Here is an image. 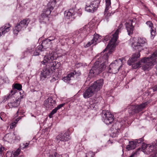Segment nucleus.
<instances>
[{
    "mask_svg": "<svg viewBox=\"0 0 157 157\" xmlns=\"http://www.w3.org/2000/svg\"><path fill=\"white\" fill-rule=\"evenodd\" d=\"M112 52H109V48H106L101 53V56L98 58L90 71V74L92 76L96 75L103 71L108 63L109 54Z\"/></svg>",
    "mask_w": 157,
    "mask_h": 157,
    "instance_id": "obj_1",
    "label": "nucleus"
},
{
    "mask_svg": "<svg viewBox=\"0 0 157 157\" xmlns=\"http://www.w3.org/2000/svg\"><path fill=\"white\" fill-rule=\"evenodd\" d=\"M103 84V80L101 79L94 82L93 84L86 90L83 93L85 98H88L93 95L96 91L99 90Z\"/></svg>",
    "mask_w": 157,
    "mask_h": 157,
    "instance_id": "obj_2",
    "label": "nucleus"
},
{
    "mask_svg": "<svg viewBox=\"0 0 157 157\" xmlns=\"http://www.w3.org/2000/svg\"><path fill=\"white\" fill-rule=\"evenodd\" d=\"M157 57V50L154 51L151 54V57H144L141 61L144 63L142 69L144 71H148L152 68L153 66L156 63V59Z\"/></svg>",
    "mask_w": 157,
    "mask_h": 157,
    "instance_id": "obj_3",
    "label": "nucleus"
},
{
    "mask_svg": "<svg viewBox=\"0 0 157 157\" xmlns=\"http://www.w3.org/2000/svg\"><path fill=\"white\" fill-rule=\"evenodd\" d=\"M54 58L52 55H48L44 56V60L41 61V63L43 64L45 63H49V67H50V69L53 71V70L58 68L60 66V63L59 62L55 61H53Z\"/></svg>",
    "mask_w": 157,
    "mask_h": 157,
    "instance_id": "obj_4",
    "label": "nucleus"
},
{
    "mask_svg": "<svg viewBox=\"0 0 157 157\" xmlns=\"http://www.w3.org/2000/svg\"><path fill=\"white\" fill-rule=\"evenodd\" d=\"M123 26V24L121 23L118 27V29L116 30L114 33L112 35L113 37L107 46V48H109V52H112L114 50L116 45L118 37V34L119 32V29Z\"/></svg>",
    "mask_w": 157,
    "mask_h": 157,
    "instance_id": "obj_5",
    "label": "nucleus"
},
{
    "mask_svg": "<svg viewBox=\"0 0 157 157\" xmlns=\"http://www.w3.org/2000/svg\"><path fill=\"white\" fill-rule=\"evenodd\" d=\"M124 58L119 59L115 60L114 62L111 63L107 69L108 71L110 73L116 74L118 72L120 68L122 67V61Z\"/></svg>",
    "mask_w": 157,
    "mask_h": 157,
    "instance_id": "obj_6",
    "label": "nucleus"
},
{
    "mask_svg": "<svg viewBox=\"0 0 157 157\" xmlns=\"http://www.w3.org/2000/svg\"><path fill=\"white\" fill-rule=\"evenodd\" d=\"M147 40L145 38H139L136 42L132 43V46L135 49H138V51H141L144 49L143 47L147 45Z\"/></svg>",
    "mask_w": 157,
    "mask_h": 157,
    "instance_id": "obj_7",
    "label": "nucleus"
},
{
    "mask_svg": "<svg viewBox=\"0 0 157 157\" xmlns=\"http://www.w3.org/2000/svg\"><path fill=\"white\" fill-rule=\"evenodd\" d=\"M140 51H138V52H136L133 54L132 56V57L128 61V65H132V67L134 69H136L137 68L140 67L141 65V63L142 62L141 60V61H139L136 62V63H134V64H132V63H134V62L137 60V59L139 58L140 56Z\"/></svg>",
    "mask_w": 157,
    "mask_h": 157,
    "instance_id": "obj_8",
    "label": "nucleus"
},
{
    "mask_svg": "<svg viewBox=\"0 0 157 157\" xmlns=\"http://www.w3.org/2000/svg\"><path fill=\"white\" fill-rule=\"evenodd\" d=\"M29 22L28 19H25L17 23L13 30L14 34H17L19 32L26 28Z\"/></svg>",
    "mask_w": 157,
    "mask_h": 157,
    "instance_id": "obj_9",
    "label": "nucleus"
},
{
    "mask_svg": "<svg viewBox=\"0 0 157 157\" xmlns=\"http://www.w3.org/2000/svg\"><path fill=\"white\" fill-rule=\"evenodd\" d=\"M101 115L103 118V121L106 124H111L113 121V116L108 110H103Z\"/></svg>",
    "mask_w": 157,
    "mask_h": 157,
    "instance_id": "obj_10",
    "label": "nucleus"
},
{
    "mask_svg": "<svg viewBox=\"0 0 157 157\" xmlns=\"http://www.w3.org/2000/svg\"><path fill=\"white\" fill-rule=\"evenodd\" d=\"M100 2V0H95L91 2L90 4L86 6V10L89 12H94L97 10Z\"/></svg>",
    "mask_w": 157,
    "mask_h": 157,
    "instance_id": "obj_11",
    "label": "nucleus"
},
{
    "mask_svg": "<svg viewBox=\"0 0 157 157\" xmlns=\"http://www.w3.org/2000/svg\"><path fill=\"white\" fill-rule=\"evenodd\" d=\"M147 104L146 102L142 103V104L137 106H130L129 108V113L131 114H133L137 113L142 111Z\"/></svg>",
    "mask_w": 157,
    "mask_h": 157,
    "instance_id": "obj_12",
    "label": "nucleus"
},
{
    "mask_svg": "<svg viewBox=\"0 0 157 157\" xmlns=\"http://www.w3.org/2000/svg\"><path fill=\"white\" fill-rule=\"evenodd\" d=\"M56 3V0H52V1L49 2L47 5V8L44 10L43 13L48 16L53 9Z\"/></svg>",
    "mask_w": 157,
    "mask_h": 157,
    "instance_id": "obj_13",
    "label": "nucleus"
},
{
    "mask_svg": "<svg viewBox=\"0 0 157 157\" xmlns=\"http://www.w3.org/2000/svg\"><path fill=\"white\" fill-rule=\"evenodd\" d=\"M53 71L49 67L46 66L44 67L41 73L40 78L44 80L46 78H48L51 75Z\"/></svg>",
    "mask_w": 157,
    "mask_h": 157,
    "instance_id": "obj_14",
    "label": "nucleus"
},
{
    "mask_svg": "<svg viewBox=\"0 0 157 157\" xmlns=\"http://www.w3.org/2000/svg\"><path fill=\"white\" fill-rule=\"evenodd\" d=\"M156 142L155 144H153L150 146L149 145H144L143 146V149H146V152H148L147 154H150L151 152L155 153L157 151V146L156 145Z\"/></svg>",
    "mask_w": 157,
    "mask_h": 157,
    "instance_id": "obj_15",
    "label": "nucleus"
},
{
    "mask_svg": "<svg viewBox=\"0 0 157 157\" xmlns=\"http://www.w3.org/2000/svg\"><path fill=\"white\" fill-rule=\"evenodd\" d=\"M133 21V19L128 20L125 24V27L128 32V34L130 36L133 33L134 28L132 25V22Z\"/></svg>",
    "mask_w": 157,
    "mask_h": 157,
    "instance_id": "obj_16",
    "label": "nucleus"
},
{
    "mask_svg": "<svg viewBox=\"0 0 157 157\" xmlns=\"http://www.w3.org/2000/svg\"><path fill=\"white\" fill-rule=\"evenodd\" d=\"M56 101L53 100L52 98H48L44 101V104L46 107L49 109H51L55 106Z\"/></svg>",
    "mask_w": 157,
    "mask_h": 157,
    "instance_id": "obj_17",
    "label": "nucleus"
},
{
    "mask_svg": "<svg viewBox=\"0 0 157 157\" xmlns=\"http://www.w3.org/2000/svg\"><path fill=\"white\" fill-rule=\"evenodd\" d=\"M69 135L67 132H65L63 135L61 133L56 137L57 140L58 141V142H59V140L63 142L68 141L70 140L69 138Z\"/></svg>",
    "mask_w": 157,
    "mask_h": 157,
    "instance_id": "obj_18",
    "label": "nucleus"
},
{
    "mask_svg": "<svg viewBox=\"0 0 157 157\" xmlns=\"http://www.w3.org/2000/svg\"><path fill=\"white\" fill-rule=\"evenodd\" d=\"M51 42H49L48 40L47 39L44 40L40 45L39 46L38 48V50H40V51H44V49H45L48 48L51 44Z\"/></svg>",
    "mask_w": 157,
    "mask_h": 157,
    "instance_id": "obj_19",
    "label": "nucleus"
},
{
    "mask_svg": "<svg viewBox=\"0 0 157 157\" xmlns=\"http://www.w3.org/2000/svg\"><path fill=\"white\" fill-rule=\"evenodd\" d=\"M23 95H22L18 98L17 99L15 100V101H12L11 102L8 103V105L10 107H15L18 106L20 103L21 100L23 98Z\"/></svg>",
    "mask_w": 157,
    "mask_h": 157,
    "instance_id": "obj_20",
    "label": "nucleus"
},
{
    "mask_svg": "<svg viewBox=\"0 0 157 157\" xmlns=\"http://www.w3.org/2000/svg\"><path fill=\"white\" fill-rule=\"evenodd\" d=\"M10 27L11 26L10 24H6L0 28V32L2 35L4 34L10 30Z\"/></svg>",
    "mask_w": 157,
    "mask_h": 157,
    "instance_id": "obj_21",
    "label": "nucleus"
},
{
    "mask_svg": "<svg viewBox=\"0 0 157 157\" xmlns=\"http://www.w3.org/2000/svg\"><path fill=\"white\" fill-rule=\"evenodd\" d=\"M14 136V135L13 133H8L4 136L3 139L6 141L10 142H12Z\"/></svg>",
    "mask_w": 157,
    "mask_h": 157,
    "instance_id": "obj_22",
    "label": "nucleus"
},
{
    "mask_svg": "<svg viewBox=\"0 0 157 157\" xmlns=\"http://www.w3.org/2000/svg\"><path fill=\"white\" fill-rule=\"evenodd\" d=\"M120 128L119 123H116L113 125L110 128V130L113 131V133L117 134V132H119Z\"/></svg>",
    "mask_w": 157,
    "mask_h": 157,
    "instance_id": "obj_23",
    "label": "nucleus"
},
{
    "mask_svg": "<svg viewBox=\"0 0 157 157\" xmlns=\"http://www.w3.org/2000/svg\"><path fill=\"white\" fill-rule=\"evenodd\" d=\"M65 104V103L60 104L58 105L56 108L53 109L50 113L49 115V118H52L53 117V115L55 113L58 109H60Z\"/></svg>",
    "mask_w": 157,
    "mask_h": 157,
    "instance_id": "obj_24",
    "label": "nucleus"
},
{
    "mask_svg": "<svg viewBox=\"0 0 157 157\" xmlns=\"http://www.w3.org/2000/svg\"><path fill=\"white\" fill-rule=\"evenodd\" d=\"M100 36L99 34H95L94 35V37L93 39L90 41L86 45L87 47H89L91 44H94L95 42H96L98 38H99Z\"/></svg>",
    "mask_w": 157,
    "mask_h": 157,
    "instance_id": "obj_25",
    "label": "nucleus"
},
{
    "mask_svg": "<svg viewBox=\"0 0 157 157\" xmlns=\"http://www.w3.org/2000/svg\"><path fill=\"white\" fill-rule=\"evenodd\" d=\"M74 12L73 9H70L67 11H65L64 13L65 17L67 19H70L74 14Z\"/></svg>",
    "mask_w": 157,
    "mask_h": 157,
    "instance_id": "obj_26",
    "label": "nucleus"
},
{
    "mask_svg": "<svg viewBox=\"0 0 157 157\" xmlns=\"http://www.w3.org/2000/svg\"><path fill=\"white\" fill-rule=\"evenodd\" d=\"M136 145L137 142L136 141H129L128 145L127 146V149L128 150L133 149L136 147Z\"/></svg>",
    "mask_w": 157,
    "mask_h": 157,
    "instance_id": "obj_27",
    "label": "nucleus"
},
{
    "mask_svg": "<svg viewBox=\"0 0 157 157\" xmlns=\"http://www.w3.org/2000/svg\"><path fill=\"white\" fill-rule=\"evenodd\" d=\"M40 21L46 23L49 20L48 16L42 13L40 17Z\"/></svg>",
    "mask_w": 157,
    "mask_h": 157,
    "instance_id": "obj_28",
    "label": "nucleus"
},
{
    "mask_svg": "<svg viewBox=\"0 0 157 157\" xmlns=\"http://www.w3.org/2000/svg\"><path fill=\"white\" fill-rule=\"evenodd\" d=\"M74 76V73H71L69 74L66 77L63 78V81L66 82H69L71 80V78Z\"/></svg>",
    "mask_w": 157,
    "mask_h": 157,
    "instance_id": "obj_29",
    "label": "nucleus"
},
{
    "mask_svg": "<svg viewBox=\"0 0 157 157\" xmlns=\"http://www.w3.org/2000/svg\"><path fill=\"white\" fill-rule=\"evenodd\" d=\"M13 89L20 91L22 90V86L21 84L16 83L13 84Z\"/></svg>",
    "mask_w": 157,
    "mask_h": 157,
    "instance_id": "obj_30",
    "label": "nucleus"
},
{
    "mask_svg": "<svg viewBox=\"0 0 157 157\" xmlns=\"http://www.w3.org/2000/svg\"><path fill=\"white\" fill-rule=\"evenodd\" d=\"M106 4V7L105 8V12H107L109 7H111V1L110 0H105Z\"/></svg>",
    "mask_w": 157,
    "mask_h": 157,
    "instance_id": "obj_31",
    "label": "nucleus"
},
{
    "mask_svg": "<svg viewBox=\"0 0 157 157\" xmlns=\"http://www.w3.org/2000/svg\"><path fill=\"white\" fill-rule=\"evenodd\" d=\"M156 31L154 28L151 29V37L153 39L156 35Z\"/></svg>",
    "mask_w": 157,
    "mask_h": 157,
    "instance_id": "obj_32",
    "label": "nucleus"
},
{
    "mask_svg": "<svg viewBox=\"0 0 157 157\" xmlns=\"http://www.w3.org/2000/svg\"><path fill=\"white\" fill-rule=\"evenodd\" d=\"M94 154L92 152L90 151L86 154V157H93Z\"/></svg>",
    "mask_w": 157,
    "mask_h": 157,
    "instance_id": "obj_33",
    "label": "nucleus"
},
{
    "mask_svg": "<svg viewBox=\"0 0 157 157\" xmlns=\"http://www.w3.org/2000/svg\"><path fill=\"white\" fill-rule=\"evenodd\" d=\"M146 24L150 28H151V29L153 28V24L151 21H148L146 22Z\"/></svg>",
    "mask_w": 157,
    "mask_h": 157,
    "instance_id": "obj_34",
    "label": "nucleus"
},
{
    "mask_svg": "<svg viewBox=\"0 0 157 157\" xmlns=\"http://www.w3.org/2000/svg\"><path fill=\"white\" fill-rule=\"evenodd\" d=\"M49 157H62V155H59L56 153H55L54 155H50L49 156Z\"/></svg>",
    "mask_w": 157,
    "mask_h": 157,
    "instance_id": "obj_35",
    "label": "nucleus"
},
{
    "mask_svg": "<svg viewBox=\"0 0 157 157\" xmlns=\"http://www.w3.org/2000/svg\"><path fill=\"white\" fill-rule=\"evenodd\" d=\"M17 92V90H16L15 89H13V88L12 89V90H11L10 92V94L13 96V95L14 94Z\"/></svg>",
    "mask_w": 157,
    "mask_h": 157,
    "instance_id": "obj_36",
    "label": "nucleus"
},
{
    "mask_svg": "<svg viewBox=\"0 0 157 157\" xmlns=\"http://www.w3.org/2000/svg\"><path fill=\"white\" fill-rule=\"evenodd\" d=\"M20 152V150L18 149L16 151L14 152V154H13V155H14V156L15 157H17L18 155L19 154Z\"/></svg>",
    "mask_w": 157,
    "mask_h": 157,
    "instance_id": "obj_37",
    "label": "nucleus"
},
{
    "mask_svg": "<svg viewBox=\"0 0 157 157\" xmlns=\"http://www.w3.org/2000/svg\"><path fill=\"white\" fill-rule=\"evenodd\" d=\"M71 73H74V75H75L76 76H78L81 75V73L80 71H78L76 72L75 71H74L73 72H71Z\"/></svg>",
    "mask_w": 157,
    "mask_h": 157,
    "instance_id": "obj_38",
    "label": "nucleus"
},
{
    "mask_svg": "<svg viewBox=\"0 0 157 157\" xmlns=\"http://www.w3.org/2000/svg\"><path fill=\"white\" fill-rule=\"evenodd\" d=\"M12 97V96L10 93L5 96V98L6 100L11 98Z\"/></svg>",
    "mask_w": 157,
    "mask_h": 157,
    "instance_id": "obj_39",
    "label": "nucleus"
},
{
    "mask_svg": "<svg viewBox=\"0 0 157 157\" xmlns=\"http://www.w3.org/2000/svg\"><path fill=\"white\" fill-rule=\"evenodd\" d=\"M55 39V37L54 36H51L49 37L47 39V40H48L49 42L52 40H54Z\"/></svg>",
    "mask_w": 157,
    "mask_h": 157,
    "instance_id": "obj_40",
    "label": "nucleus"
},
{
    "mask_svg": "<svg viewBox=\"0 0 157 157\" xmlns=\"http://www.w3.org/2000/svg\"><path fill=\"white\" fill-rule=\"evenodd\" d=\"M39 50H36L33 52V55L35 56L38 55L39 54V52H38V51Z\"/></svg>",
    "mask_w": 157,
    "mask_h": 157,
    "instance_id": "obj_41",
    "label": "nucleus"
},
{
    "mask_svg": "<svg viewBox=\"0 0 157 157\" xmlns=\"http://www.w3.org/2000/svg\"><path fill=\"white\" fill-rule=\"evenodd\" d=\"M29 144V143H26L25 144H23V146H24V147H22V148L24 149V148L27 147Z\"/></svg>",
    "mask_w": 157,
    "mask_h": 157,
    "instance_id": "obj_42",
    "label": "nucleus"
},
{
    "mask_svg": "<svg viewBox=\"0 0 157 157\" xmlns=\"http://www.w3.org/2000/svg\"><path fill=\"white\" fill-rule=\"evenodd\" d=\"M153 90L154 91H157V84L153 87Z\"/></svg>",
    "mask_w": 157,
    "mask_h": 157,
    "instance_id": "obj_43",
    "label": "nucleus"
},
{
    "mask_svg": "<svg viewBox=\"0 0 157 157\" xmlns=\"http://www.w3.org/2000/svg\"><path fill=\"white\" fill-rule=\"evenodd\" d=\"M143 141V139L142 138H140L137 140L136 142L137 144V143H141Z\"/></svg>",
    "mask_w": 157,
    "mask_h": 157,
    "instance_id": "obj_44",
    "label": "nucleus"
},
{
    "mask_svg": "<svg viewBox=\"0 0 157 157\" xmlns=\"http://www.w3.org/2000/svg\"><path fill=\"white\" fill-rule=\"evenodd\" d=\"M21 119V118L20 117H19L17 119H16L15 121H14V123L15 124H16L17 122H18V121Z\"/></svg>",
    "mask_w": 157,
    "mask_h": 157,
    "instance_id": "obj_45",
    "label": "nucleus"
},
{
    "mask_svg": "<svg viewBox=\"0 0 157 157\" xmlns=\"http://www.w3.org/2000/svg\"><path fill=\"white\" fill-rule=\"evenodd\" d=\"M109 39V36H106L104 38V40L105 41L108 40Z\"/></svg>",
    "mask_w": 157,
    "mask_h": 157,
    "instance_id": "obj_46",
    "label": "nucleus"
},
{
    "mask_svg": "<svg viewBox=\"0 0 157 157\" xmlns=\"http://www.w3.org/2000/svg\"><path fill=\"white\" fill-rule=\"evenodd\" d=\"M16 124H15L14 122H13L12 123L11 126H10V128H13L14 127L15 125Z\"/></svg>",
    "mask_w": 157,
    "mask_h": 157,
    "instance_id": "obj_47",
    "label": "nucleus"
},
{
    "mask_svg": "<svg viewBox=\"0 0 157 157\" xmlns=\"http://www.w3.org/2000/svg\"><path fill=\"white\" fill-rule=\"evenodd\" d=\"M86 26H84V27H83V29H82V28L81 29V30H83L84 31V32L86 30Z\"/></svg>",
    "mask_w": 157,
    "mask_h": 157,
    "instance_id": "obj_48",
    "label": "nucleus"
},
{
    "mask_svg": "<svg viewBox=\"0 0 157 157\" xmlns=\"http://www.w3.org/2000/svg\"><path fill=\"white\" fill-rule=\"evenodd\" d=\"M107 15L109 16L111 15V13H107Z\"/></svg>",
    "mask_w": 157,
    "mask_h": 157,
    "instance_id": "obj_49",
    "label": "nucleus"
},
{
    "mask_svg": "<svg viewBox=\"0 0 157 157\" xmlns=\"http://www.w3.org/2000/svg\"><path fill=\"white\" fill-rule=\"evenodd\" d=\"M134 156V155H131L130 156H129V157H133Z\"/></svg>",
    "mask_w": 157,
    "mask_h": 157,
    "instance_id": "obj_50",
    "label": "nucleus"
},
{
    "mask_svg": "<svg viewBox=\"0 0 157 157\" xmlns=\"http://www.w3.org/2000/svg\"><path fill=\"white\" fill-rule=\"evenodd\" d=\"M19 111V109H18V111H17V113H18Z\"/></svg>",
    "mask_w": 157,
    "mask_h": 157,
    "instance_id": "obj_51",
    "label": "nucleus"
},
{
    "mask_svg": "<svg viewBox=\"0 0 157 157\" xmlns=\"http://www.w3.org/2000/svg\"><path fill=\"white\" fill-rule=\"evenodd\" d=\"M156 109H157V107H156ZM156 112H157V110H156Z\"/></svg>",
    "mask_w": 157,
    "mask_h": 157,
    "instance_id": "obj_52",
    "label": "nucleus"
},
{
    "mask_svg": "<svg viewBox=\"0 0 157 157\" xmlns=\"http://www.w3.org/2000/svg\"><path fill=\"white\" fill-rule=\"evenodd\" d=\"M99 56H99H97L96 57H98V56Z\"/></svg>",
    "mask_w": 157,
    "mask_h": 157,
    "instance_id": "obj_53",
    "label": "nucleus"
}]
</instances>
